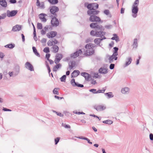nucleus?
<instances>
[{"label": "nucleus", "instance_id": "nucleus-1", "mask_svg": "<svg viewBox=\"0 0 153 153\" xmlns=\"http://www.w3.org/2000/svg\"><path fill=\"white\" fill-rule=\"evenodd\" d=\"M139 4V0H136L132 5L131 9L132 16L134 18H136L137 16L138 12L139 10L138 6Z\"/></svg>", "mask_w": 153, "mask_h": 153}, {"label": "nucleus", "instance_id": "nucleus-2", "mask_svg": "<svg viewBox=\"0 0 153 153\" xmlns=\"http://www.w3.org/2000/svg\"><path fill=\"white\" fill-rule=\"evenodd\" d=\"M94 47V45L92 44L89 43L86 45L85 48V54L87 55H90L93 54L94 53L93 48Z\"/></svg>", "mask_w": 153, "mask_h": 153}, {"label": "nucleus", "instance_id": "nucleus-3", "mask_svg": "<svg viewBox=\"0 0 153 153\" xmlns=\"http://www.w3.org/2000/svg\"><path fill=\"white\" fill-rule=\"evenodd\" d=\"M101 31H98L97 30H92L90 32V34L93 36L97 37H100L101 38L104 36L105 33V32Z\"/></svg>", "mask_w": 153, "mask_h": 153}, {"label": "nucleus", "instance_id": "nucleus-4", "mask_svg": "<svg viewBox=\"0 0 153 153\" xmlns=\"http://www.w3.org/2000/svg\"><path fill=\"white\" fill-rule=\"evenodd\" d=\"M84 6L85 7H87L89 10H96L99 7L98 4L96 3L89 4L87 2H86L84 4Z\"/></svg>", "mask_w": 153, "mask_h": 153}, {"label": "nucleus", "instance_id": "nucleus-5", "mask_svg": "<svg viewBox=\"0 0 153 153\" xmlns=\"http://www.w3.org/2000/svg\"><path fill=\"white\" fill-rule=\"evenodd\" d=\"M94 108L97 111H100L105 109L106 108V106L105 105H94Z\"/></svg>", "mask_w": 153, "mask_h": 153}, {"label": "nucleus", "instance_id": "nucleus-6", "mask_svg": "<svg viewBox=\"0 0 153 153\" xmlns=\"http://www.w3.org/2000/svg\"><path fill=\"white\" fill-rule=\"evenodd\" d=\"M17 10H13L11 11L7 10V15L8 17H11L15 16L17 13Z\"/></svg>", "mask_w": 153, "mask_h": 153}, {"label": "nucleus", "instance_id": "nucleus-7", "mask_svg": "<svg viewBox=\"0 0 153 153\" xmlns=\"http://www.w3.org/2000/svg\"><path fill=\"white\" fill-rule=\"evenodd\" d=\"M90 27L92 28H96L98 30L102 29V27L101 25H98L97 23H92L90 25Z\"/></svg>", "mask_w": 153, "mask_h": 153}, {"label": "nucleus", "instance_id": "nucleus-8", "mask_svg": "<svg viewBox=\"0 0 153 153\" xmlns=\"http://www.w3.org/2000/svg\"><path fill=\"white\" fill-rule=\"evenodd\" d=\"M89 20L92 22H99L101 19L99 17L94 15L91 16L89 18Z\"/></svg>", "mask_w": 153, "mask_h": 153}, {"label": "nucleus", "instance_id": "nucleus-9", "mask_svg": "<svg viewBox=\"0 0 153 153\" xmlns=\"http://www.w3.org/2000/svg\"><path fill=\"white\" fill-rule=\"evenodd\" d=\"M100 11L96 10H88L87 12V14L89 16H92L94 15H97L98 14Z\"/></svg>", "mask_w": 153, "mask_h": 153}, {"label": "nucleus", "instance_id": "nucleus-10", "mask_svg": "<svg viewBox=\"0 0 153 153\" xmlns=\"http://www.w3.org/2000/svg\"><path fill=\"white\" fill-rule=\"evenodd\" d=\"M51 23L53 26H57L59 24V21L56 17H54L52 19Z\"/></svg>", "mask_w": 153, "mask_h": 153}, {"label": "nucleus", "instance_id": "nucleus-11", "mask_svg": "<svg viewBox=\"0 0 153 153\" xmlns=\"http://www.w3.org/2000/svg\"><path fill=\"white\" fill-rule=\"evenodd\" d=\"M25 67L26 68L30 71H34V68L33 65L29 62H27L25 64Z\"/></svg>", "mask_w": 153, "mask_h": 153}, {"label": "nucleus", "instance_id": "nucleus-12", "mask_svg": "<svg viewBox=\"0 0 153 153\" xmlns=\"http://www.w3.org/2000/svg\"><path fill=\"white\" fill-rule=\"evenodd\" d=\"M82 53V51L81 49H79L76 51L74 53L72 54L71 55V57L73 58H75L81 54Z\"/></svg>", "mask_w": 153, "mask_h": 153}, {"label": "nucleus", "instance_id": "nucleus-13", "mask_svg": "<svg viewBox=\"0 0 153 153\" xmlns=\"http://www.w3.org/2000/svg\"><path fill=\"white\" fill-rule=\"evenodd\" d=\"M71 84L74 87L77 86L78 87L81 88L83 87L84 85H83L78 84L75 82V80L74 79H72L71 81Z\"/></svg>", "mask_w": 153, "mask_h": 153}, {"label": "nucleus", "instance_id": "nucleus-14", "mask_svg": "<svg viewBox=\"0 0 153 153\" xmlns=\"http://www.w3.org/2000/svg\"><path fill=\"white\" fill-rule=\"evenodd\" d=\"M36 5L41 9H44L45 7L44 2H40L39 0H36Z\"/></svg>", "mask_w": 153, "mask_h": 153}, {"label": "nucleus", "instance_id": "nucleus-15", "mask_svg": "<svg viewBox=\"0 0 153 153\" xmlns=\"http://www.w3.org/2000/svg\"><path fill=\"white\" fill-rule=\"evenodd\" d=\"M57 34V32L56 31H52L48 33L47 36L49 38H53L56 36Z\"/></svg>", "mask_w": 153, "mask_h": 153}, {"label": "nucleus", "instance_id": "nucleus-16", "mask_svg": "<svg viewBox=\"0 0 153 153\" xmlns=\"http://www.w3.org/2000/svg\"><path fill=\"white\" fill-rule=\"evenodd\" d=\"M59 10V8L56 6H53L51 7L50 11L51 13L53 14Z\"/></svg>", "mask_w": 153, "mask_h": 153}, {"label": "nucleus", "instance_id": "nucleus-17", "mask_svg": "<svg viewBox=\"0 0 153 153\" xmlns=\"http://www.w3.org/2000/svg\"><path fill=\"white\" fill-rule=\"evenodd\" d=\"M117 55H114V54L113 53L112 55L110 56L109 57V58L108 59L109 62L110 63H111L113 62L114 61V59L116 60L117 59Z\"/></svg>", "mask_w": 153, "mask_h": 153}, {"label": "nucleus", "instance_id": "nucleus-18", "mask_svg": "<svg viewBox=\"0 0 153 153\" xmlns=\"http://www.w3.org/2000/svg\"><path fill=\"white\" fill-rule=\"evenodd\" d=\"M62 58V55L61 54H57L54 60L55 63L57 64L58 63Z\"/></svg>", "mask_w": 153, "mask_h": 153}, {"label": "nucleus", "instance_id": "nucleus-19", "mask_svg": "<svg viewBox=\"0 0 153 153\" xmlns=\"http://www.w3.org/2000/svg\"><path fill=\"white\" fill-rule=\"evenodd\" d=\"M130 92V88L128 87H124L122 88L121 90V93L124 94H128Z\"/></svg>", "mask_w": 153, "mask_h": 153}, {"label": "nucleus", "instance_id": "nucleus-20", "mask_svg": "<svg viewBox=\"0 0 153 153\" xmlns=\"http://www.w3.org/2000/svg\"><path fill=\"white\" fill-rule=\"evenodd\" d=\"M20 67L19 65H16V66L15 69L13 73L14 76H16L19 73Z\"/></svg>", "mask_w": 153, "mask_h": 153}, {"label": "nucleus", "instance_id": "nucleus-21", "mask_svg": "<svg viewBox=\"0 0 153 153\" xmlns=\"http://www.w3.org/2000/svg\"><path fill=\"white\" fill-rule=\"evenodd\" d=\"M132 61V59L130 57H128L126 58L125 64L124 65V67H126L130 65Z\"/></svg>", "mask_w": 153, "mask_h": 153}, {"label": "nucleus", "instance_id": "nucleus-22", "mask_svg": "<svg viewBox=\"0 0 153 153\" xmlns=\"http://www.w3.org/2000/svg\"><path fill=\"white\" fill-rule=\"evenodd\" d=\"M108 69L106 68H101L99 70V72L102 74H105L108 73Z\"/></svg>", "mask_w": 153, "mask_h": 153}, {"label": "nucleus", "instance_id": "nucleus-23", "mask_svg": "<svg viewBox=\"0 0 153 153\" xmlns=\"http://www.w3.org/2000/svg\"><path fill=\"white\" fill-rule=\"evenodd\" d=\"M106 39V38L105 36H103L102 38H101V39L96 38L94 40V42L97 45H99L100 46V43L101 41Z\"/></svg>", "mask_w": 153, "mask_h": 153}, {"label": "nucleus", "instance_id": "nucleus-24", "mask_svg": "<svg viewBox=\"0 0 153 153\" xmlns=\"http://www.w3.org/2000/svg\"><path fill=\"white\" fill-rule=\"evenodd\" d=\"M21 29V26L17 25L13 27L12 31H17L20 30Z\"/></svg>", "mask_w": 153, "mask_h": 153}, {"label": "nucleus", "instance_id": "nucleus-25", "mask_svg": "<svg viewBox=\"0 0 153 153\" xmlns=\"http://www.w3.org/2000/svg\"><path fill=\"white\" fill-rule=\"evenodd\" d=\"M80 73V72L78 70H75L71 74V77H75L79 75Z\"/></svg>", "mask_w": 153, "mask_h": 153}, {"label": "nucleus", "instance_id": "nucleus-26", "mask_svg": "<svg viewBox=\"0 0 153 153\" xmlns=\"http://www.w3.org/2000/svg\"><path fill=\"white\" fill-rule=\"evenodd\" d=\"M81 75L84 76L86 80H89L90 79V75L87 73L84 72H82L81 73Z\"/></svg>", "mask_w": 153, "mask_h": 153}, {"label": "nucleus", "instance_id": "nucleus-27", "mask_svg": "<svg viewBox=\"0 0 153 153\" xmlns=\"http://www.w3.org/2000/svg\"><path fill=\"white\" fill-rule=\"evenodd\" d=\"M47 15L45 14L41 13L39 15V18L42 22H45L47 20L45 17Z\"/></svg>", "mask_w": 153, "mask_h": 153}, {"label": "nucleus", "instance_id": "nucleus-28", "mask_svg": "<svg viewBox=\"0 0 153 153\" xmlns=\"http://www.w3.org/2000/svg\"><path fill=\"white\" fill-rule=\"evenodd\" d=\"M0 5L4 7H6L7 5L6 0H0Z\"/></svg>", "mask_w": 153, "mask_h": 153}, {"label": "nucleus", "instance_id": "nucleus-29", "mask_svg": "<svg viewBox=\"0 0 153 153\" xmlns=\"http://www.w3.org/2000/svg\"><path fill=\"white\" fill-rule=\"evenodd\" d=\"M103 13H104L109 18H111V14L108 10H104Z\"/></svg>", "mask_w": 153, "mask_h": 153}, {"label": "nucleus", "instance_id": "nucleus-30", "mask_svg": "<svg viewBox=\"0 0 153 153\" xmlns=\"http://www.w3.org/2000/svg\"><path fill=\"white\" fill-rule=\"evenodd\" d=\"M113 37L111 38V39L113 40H115L117 42L119 41V37L116 34H114L113 35Z\"/></svg>", "mask_w": 153, "mask_h": 153}, {"label": "nucleus", "instance_id": "nucleus-31", "mask_svg": "<svg viewBox=\"0 0 153 153\" xmlns=\"http://www.w3.org/2000/svg\"><path fill=\"white\" fill-rule=\"evenodd\" d=\"M62 66V65L59 63L58 64H56L55 66L53 68V71H56L57 69L59 68H61Z\"/></svg>", "mask_w": 153, "mask_h": 153}, {"label": "nucleus", "instance_id": "nucleus-32", "mask_svg": "<svg viewBox=\"0 0 153 153\" xmlns=\"http://www.w3.org/2000/svg\"><path fill=\"white\" fill-rule=\"evenodd\" d=\"M51 48L53 49V52L55 53L58 52L59 48L56 45L53 46Z\"/></svg>", "mask_w": 153, "mask_h": 153}, {"label": "nucleus", "instance_id": "nucleus-33", "mask_svg": "<svg viewBox=\"0 0 153 153\" xmlns=\"http://www.w3.org/2000/svg\"><path fill=\"white\" fill-rule=\"evenodd\" d=\"M32 49L33 50V52L34 53V54L37 56L40 57V55L37 52V50L36 49V48L35 47H32Z\"/></svg>", "mask_w": 153, "mask_h": 153}, {"label": "nucleus", "instance_id": "nucleus-34", "mask_svg": "<svg viewBox=\"0 0 153 153\" xmlns=\"http://www.w3.org/2000/svg\"><path fill=\"white\" fill-rule=\"evenodd\" d=\"M133 48H136L138 46L137 40V39H135L134 40L133 44Z\"/></svg>", "mask_w": 153, "mask_h": 153}, {"label": "nucleus", "instance_id": "nucleus-35", "mask_svg": "<svg viewBox=\"0 0 153 153\" xmlns=\"http://www.w3.org/2000/svg\"><path fill=\"white\" fill-rule=\"evenodd\" d=\"M104 94L105 95L107 96L109 98L113 97H114V95L112 94V93L111 92L105 93Z\"/></svg>", "mask_w": 153, "mask_h": 153}, {"label": "nucleus", "instance_id": "nucleus-36", "mask_svg": "<svg viewBox=\"0 0 153 153\" xmlns=\"http://www.w3.org/2000/svg\"><path fill=\"white\" fill-rule=\"evenodd\" d=\"M15 45L14 44H9L5 46V47L9 48L10 49L13 48L15 47Z\"/></svg>", "mask_w": 153, "mask_h": 153}, {"label": "nucleus", "instance_id": "nucleus-37", "mask_svg": "<svg viewBox=\"0 0 153 153\" xmlns=\"http://www.w3.org/2000/svg\"><path fill=\"white\" fill-rule=\"evenodd\" d=\"M48 1L50 3L53 4H56L58 2V0H48Z\"/></svg>", "mask_w": 153, "mask_h": 153}, {"label": "nucleus", "instance_id": "nucleus-38", "mask_svg": "<svg viewBox=\"0 0 153 153\" xmlns=\"http://www.w3.org/2000/svg\"><path fill=\"white\" fill-rule=\"evenodd\" d=\"M103 123L108 124H111L113 123V121L111 120H108L103 121Z\"/></svg>", "mask_w": 153, "mask_h": 153}, {"label": "nucleus", "instance_id": "nucleus-39", "mask_svg": "<svg viewBox=\"0 0 153 153\" xmlns=\"http://www.w3.org/2000/svg\"><path fill=\"white\" fill-rule=\"evenodd\" d=\"M66 78V75H64L61 78H60V80L62 82H65Z\"/></svg>", "mask_w": 153, "mask_h": 153}, {"label": "nucleus", "instance_id": "nucleus-40", "mask_svg": "<svg viewBox=\"0 0 153 153\" xmlns=\"http://www.w3.org/2000/svg\"><path fill=\"white\" fill-rule=\"evenodd\" d=\"M114 52L113 53L114 54V55H118V52L117 51L118 50V48L115 47L114 48Z\"/></svg>", "mask_w": 153, "mask_h": 153}, {"label": "nucleus", "instance_id": "nucleus-41", "mask_svg": "<svg viewBox=\"0 0 153 153\" xmlns=\"http://www.w3.org/2000/svg\"><path fill=\"white\" fill-rule=\"evenodd\" d=\"M37 28L38 29H42V25L41 23H38L37 24Z\"/></svg>", "mask_w": 153, "mask_h": 153}, {"label": "nucleus", "instance_id": "nucleus-42", "mask_svg": "<svg viewBox=\"0 0 153 153\" xmlns=\"http://www.w3.org/2000/svg\"><path fill=\"white\" fill-rule=\"evenodd\" d=\"M6 13H4L0 15V19H4L6 16Z\"/></svg>", "mask_w": 153, "mask_h": 153}, {"label": "nucleus", "instance_id": "nucleus-43", "mask_svg": "<svg viewBox=\"0 0 153 153\" xmlns=\"http://www.w3.org/2000/svg\"><path fill=\"white\" fill-rule=\"evenodd\" d=\"M43 51L44 52L46 53H48L50 52L49 48L48 47L45 48L44 50Z\"/></svg>", "mask_w": 153, "mask_h": 153}, {"label": "nucleus", "instance_id": "nucleus-44", "mask_svg": "<svg viewBox=\"0 0 153 153\" xmlns=\"http://www.w3.org/2000/svg\"><path fill=\"white\" fill-rule=\"evenodd\" d=\"M48 45L49 46H51L53 45V40H50L48 42Z\"/></svg>", "mask_w": 153, "mask_h": 153}, {"label": "nucleus", "instance_id": "nucleus-45", "mask_svg": "<svg viewBox=\"0 0 153 153\" xmlns=\"http://www.w3.org/2000/svg\"><path fill=\"white\" fill-rule=\"evenodd\" d=\"M103 89L102 90H98L96 92V93H104L105 92V89H104V88H103Z\"/></svg>", "mask_w": 153, "mask_h": 153}, {"label": "nucleus", "instance_id": "nucleus-46", "mask_svg": "<svg viewBox=\"0 0 153 153\" xmlns=\"http://www.w3.org/2000/svg\"><path fill=\"white\" fill-rule=\"evenodd\" d=\"M94 78H100V77L98 73H94V76H93Z\"/></svg>", "mask_w": 153, "mask_h": 153}, {"label": "nucleus", "instance_id": "nucleus-47", "mask_svg": "<svg viewBox=\"0 0 153 153\" xmlns=\"http://www.w3.org/2000/svg\"><path fill=\"white\" fill-rule=\"evenodd\" d=\"M62 126L66 128H71L70 126L69 125H67L65 124H64L63 123L62 124Z\"/></svg>", "mask_w": 153, "mask_h": 153}, {"label": "nucleus", "instance_id": "nucleus-48", "mask_svg": "<svg viewBox=\"0 0 153 153\" xmlns=\"http://www.w3.org/2000/svg\"><path fill=\"white\" fill-rule=\"evenodd\" d=\"M69 68L70 70H71L74 67L73 66V62H71V63H69Z\"/></svg>", "mask_w": 153, "mask_h": 153}, {"label": "nucleus", "instance_id": "nucleus-49", "mask_svg": "<svg viewBox=\"0 0 153 153\" xmlns=\"http://www.w3.org/2000/svg\"><path fill=\"white\" fill-rule=\"evenodd\" d=\"M53 93L54 94H58L59 92L57 90V88H55L53 91Z\"/></svg>", "mask_w": 153, "mask_h": 153}, {"label": "nucleus", "instance_id": "nucleus-50", "mask_svg": "<svg viewBox=\"0 0 153 153\" xmlns=\"http://www.w3.org/2000/svg\"><path fill=\"white\" fill-rule=\"evenodd\" d=\"M59 140L60 138L58 137H56L55 139V144L56 145L58 143Z\"/></svg>", "mask_w": 153, "mask_h": 153}, {"label": "nucleus", "instance_id": "nucleus-51", "mask_svg": "<svg viewBox=\"0 0 153 153\" xmlns=\"http://www.w3.org/2000/svg\"><path fill=\"white\" fill-rule=\"evenodd\" d=\"M89 91L90 92H92L94 94H97L96 92L97 91H96V89H91L89 90Z\"/></svg>", "mask_w": 153, "mask_h": 153}, {"label": "nucleus", "instance_id": "nucleus-52", "mask_svg": "<svg viewBox=\"0 0 153 153\" xmlns=\"http://www.w3.org/2000/svg\"><path fill=\"white\" fill-rule=\"evenodd\" d=\"M50 28H51V27L50 26L46 25L44 29L45 30L47 31L48 29H50Z\"/></svg>", "mask_w": 153, "mask_h": 153}, {"label": "nucleus", "instance_id": "nucleus-53", "mask_svg": "<svg viewBox=\"0 0 153 153\" xmlns=\"http://www.w3.org/2000/svg\"><path fill=\"white\" fill-rule=\"evenodd\" d=\"M32 25L33 26V35L34 36L36 35V29L35 27V26L33 23H31Z\"/></svg>", "mask_w": 153, "mask_h": 153}, {"label": "nucleus", "instance_id": "nucleus-54", "mask_svg": "<svg viewBox=\"0 0 153 153\" xmlns=\"http://www.w3.org/2000/svg\"><path fill=\"white\" fill-rule=\"evenodd\" d=\"M9 2L10 4H15L16 2V0H10Z\"/></svg>", "mask_w": 153, "mask_h": 153}, {"label": "nucleus", "instance_id": "nucleus-55", "mask_svg": "<svg viewBox=\"0 0 153 153\" xmlns=\"http://www.w3.org/2000/svg\"><path fill=\"white\" fill-rule=\"evenodd\" d=\"M114 67V64H111L110 65L109 68L111 69H113Z\"/></svg>", "mask_w": 153, "mask_h": 153}, {"label": "nucleus", "instance_id": "nucleus-56", "mask_svg": "<svg viewBox=\"0 0 153 153\" xmlns=\"http://www.w3.org/2000/svg\"><path fill=\"white\" fill-rule=\"evenodd\" d=\"M8 74L10 76V77H14L15 76H14L13 75V72H9L8 73Z\"/></svg>", "mask_w": 153, "mask_h": 153}, {"label": "nucleus", "instance_id": "nucleus-57", "mask_svg": "<svg viewBox=\"0 0 153 153\" xmlns=\"http://www.w3.org/2000/svg\"><path fill=\"white\" fill-rule=\"evenodd\" d=\"M3 110L4 111H11V110L7 108H3Z\"/></svg>", "mask_w": 153, "mask_h": 153}, {"label": "nucleus", "instance_id": "nucleus-58", "mask_svg": "<svg viewBox=\"0 0 153 153\" xmlns=\"http://www.w3.org/2000/svg\"><path fill=\"white\" fill-rule=\"evenodd\" d=\"M149 138L151 140H153V134L152 133H151L149 134Z\"/></svg>", "mask_w": 153, "mask_h": 153}, {"label": "nucleus", "instance_id": "nucleus-59", "mask_svg": "<svg viewBox=\"0 0 153 153\" xmlns=\"http://www.w3.org/2000/svg\"><path fill=\"white\" fill-rule=\"evenodd\" d=\"M50 56V54L48 53L46 55V58L48 60H49V58Z\"/></svg>", "mask_w": 153, "mask_h": 153}, {"label": "nucleus", "instance_id": "nucleus-60", "mask_svg": "<svg viewBox=\"0 0 153 153\" xmlns=\"http://www.w3.org/2000/svg\"><path fill=\"white\" fill-rule=\"evenodd\" d=\"M77 138H78L80 139H82L83 140H86V138L87 137H82V136H80V137H77Z\"/></svg>", "mask_w": 153, "mask_h": 153}, {"label": "nucleus", "instance_id": "nucleus-61", "mask_svg": "<svg viewBox=\"0 0 153 153\" xmlns=\"http://www.w3.org/2000/svg\"><path fill=\"white\" fill-rule=\"evenodd\" d=\"M53 44H56L58 43L57 41L55 39H54V40H53Z\"/></svg>", "mask_w": 153, "mask_h": 153}, {"label": "nucleus", "instance_id": "nucleus-62", "mask_svg": "<svg viewBox=\"0 0 153 153\" xmlns=\"http://www.w3.org/2000/svg\"><path fill=\"white\" fill-rule=\"evenodd\" d=\"M46 42V39L45 38H43L41 41V42L42 43H45Z\"/></svg>", "mask_w": 153, "mask_h": 153}, {"label": "nucleus", "instance_id": "nucleus-63", "mask_svg": "<svg viewBox=\"0 0 153 153\" xmlns=\"http://www.w3.org/2000/svg\"><path fill=\"white\" fill-rule=\"evenodd\" d=\"M56 114L57 115L59 116L60 117H63V114L60 112H57Z\"/></svg>", "mask_w": 153, "mask_h": 153}, {"label": "nucleus", "instance_id": "nucleus-64", "mask_svg": "<svg viewBox=\"0 0 153 153\" xmlns=\"http://www.w3.org/2000/svg\"><path fill=\"white\" fill-rule=\"evenodd\" d=\"M124 10H125V8H122L121 9V11H120V13L121 14H123L124 12Z\"/></svg>", "mask_w": 153, "mask_h": 153}]
</instances>
